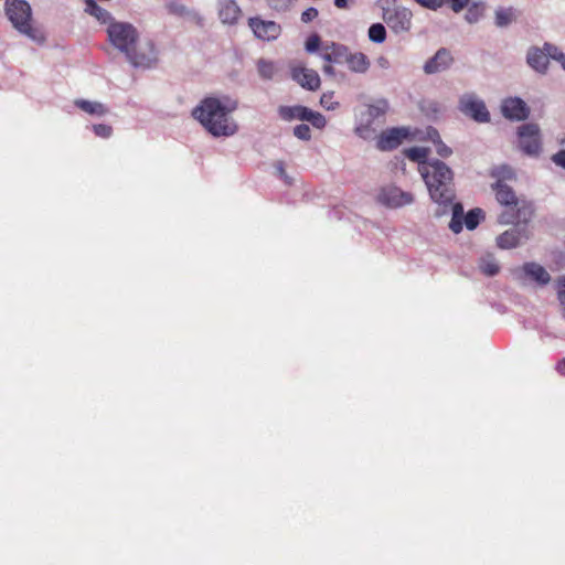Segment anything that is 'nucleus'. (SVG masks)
Returning a JSON list of instances; mask_svg holds the SVG:
<instances>
[{"mask_svg":"<svg viewBox=\"0 0 565 565\" xmlns=\"http://www.w3.org/2000/svg\"><path fill=\"white\" fill-rule=\"evenodd\" d=\"M93 131L97 137L103 139H108L113 134L111 127L105 124L93 125Z\"/></svg>","mask_w":565,"mask_h":565,"instance_id":"37998d69","label":"nucleus"},{"mask_svg":"<svg viewBox=\"0 0 565 565\" xmlns=\"http://www.w3.org/2000/svg\"><path fill=\"white\" fill-rule=\"evenodd\" d=\"M320 46V38L317 34H311L305 44L306 51L309 53H313L318 51Z\"/></svg>","mask_w":565,"mask_h":565,"instance_id":"c03bdc74","label":"nucleus"},{"mask_svg":"<svg viewBox=\"0 0 565 565\" xmlns=\"http://www.w3.org/2000/svg\"><path fill=\"white\" fill-rule=\"evenodd\" d=\"M375 7L393 33L402 34L412 29V11L398 4L396 0H377Z\"/></svg>","mask_w":565,"mask_h":565,"instance_id":"20e7f679","label":"nucleus"},{"mask_svg":"<svg viewBox=\"0 0 565 565\" xmlns=\"http://www.w3.org/2000/svg\"><path fill=\"white\" fill-rule=\"evenodd\" d=\"M515 136V147L523 156L539 159L543 154V135L537 124L527 122L519 126Z\"/></svg>","mask_w":565,"mask_h":565,"instance_id":"39448f33","label":"nucleus"},{"mask_svg":"<svg viewBox=\"0 0 565 565\" xmlns=\"http://www.w3.org/2000/svg\"><path fill=\"white\" fill-rule=\"evenodd\" d=\"M459 109L465 115L478 122L490 121V113L484 102L473 94H466L460 97Z\"/></svg>","mask_w":565,"mask_h":565,"instance_id":"9d476101","label":"nucleus"},{"mask_svg":"<svg viewBox=\"0 0 565 565\" xmlns=\"http://www.w3.org/2000/svg\"><path fill=\"white\" fill-rule=\"evenodd\" d=\"M323 72H324L327 75H329V76H333V75H334V70H333V67H332V66H330V65H326V66L323 67Z\"/></svg>","mask_w":565,"mask_h":565,"instance_id":"5fc2aeb1","label":"nucleus"},{"mask_svg":"<svg viewBox=\"0 0 565 565\" xmlns=\"http://www.w3.org/2000/svg\"><path fill=\"white\" fill-rule=\"evenodd\" d=\"M294 135L300 140L308 141L311 139V131L308 125L300 124L294 128Z\"/></svg>","mask_w":565,"mask_h":565,"instance_id":"a19ab883","label":"nucleus"},{"mask_svg":"<svg viewBox=\"0 0 565 565\" xmlns=\"http://www.w3.org/2000/svg\"><path fill=\"white\" fill-rule=\"evenodd\" d=\"M503 211L498 216V222L503 225L516 224L521 221L522 206L518 203L502 206Z\"/></svg>","mask_w":565,"mask_h":565,"instance_id":"393cba45","label":"nucleus"},{"mask_svg":"<svg viewBox=\"0 0 565 565\" xmlns=\"http://www.w3.org/2000/svg\"><path fill=\"white\" fill-rule=\"evenodd\" d=\"M257 68H258L259 75L265 79H271L277 72V67H276L275 63L271 61H267V60H260L257 63Z\"/></svg>","mask_w":565,"mask_h":565,"instance_id":"c9c22d12","label":"nucleus"},{"mask_svg":"<svg viewBox=\"0 0 565 565\" xmlns=\"http://www.w3.org/2000/svg\"><path fill=\"white\" fill-rule=\"evenodd\" d=\"M418 172L426 184L431 201L443 210V213L446 212L448 204H451L455 200L451 169L439 160H431L429 164L419 166Z\"/></svg>","mask_w":565,"mask_h":565,"instance_id":"f03ea898","label":"nucleus"},{"mask_svg":"<svg viewBox=\"0 0 565 565\" xmlns=\"http://www.w3.org/2000/svg\"><path fill=\"white\" fill-rule=\"evenodd\" d=\"M345 51V46L331 43L322 47L321 57L328 63H341L344 58Z\"/></svg>","mask_w":565,"mask_h":565,"instance_id":"cd10ccee","label":"nucleus"},{"mask_svg":"<svg viewBox=\"0 0 565 565\" xmlns=\"http://www.w3.org/2000/svg\"><path fill=\"white\" fill-rule=\"evenodd\" d=\"M369 39L374 43H383L386 39V30L383 24L374 23L369 28Z\"/></svg>","mask_w":565,"mask_h":565,"instance_id":"4c0bfd02","label":"nucleus"},{"mask_svg":"<svg viewBox=\"0 0 565 565\" xmlns=\"http://www.w3.org/2000/svg\"><path fill=\"white\" fill-rule=\"evenodd\" d=\"M166 9H167L168 13L179 17V18H182V19H186V20H191V21H196L200 19V15L195 10L190 9L180 0H169L166 3Z\"/></svg>","mask_w":565,"mask_h":565,"instance_id":"aec40b11","label":"nucleus"},{"mask_svg":"<svg viewBox=\"0 0 565 565\" xmlns=\"http://www.w3.org/2000/svg\"><path fill=\"white\" fill-rule=\"evenodd\" d=\"M445 4H449L451 10L458 13L469 4V0H445Z\"/></svg>","mask_w":565,"mask_h":565,"instance_id":"49530a36","label":"nucleus"},{"mask_svg":"<svg viewBox=\"0 0 565 565\" xmlns=\"http://www.w3.org/2000/svg\"><path fill=\"white\" fill-rule=\"evenodd\" d=\"M492 177L495 178L500 183H503L504 180H512L515 178L514 170L509 166H499L492 170Z\"/></svg>","mask_w":565,"mask_h":565,"instance_id":"e433bc0d","label":"nucleus"},{"mask_svg":"<svg viewBox=\"0 0 565 565\" xmlns=\"http://www.w3.org/2000/svg\"><path fill=\"white\" fill-rule=\"evenodd\" d=\"M4 13L11 25L20 34L36 44H43L46 36L42 30L33 25L32 8L25 0H7L4 3Z\"/></svg>","mask_w":565,"mask_h":565,"instance_id":"7ed1b4c3","label":"nucleus"},{"mask_svg":"<svg viewBox=\"0 0 565 565\" xmlns=\"http://www.w3.org/2000/svg\"><path fill=\"white\" fill-rule=\"evenodd\" d=\"M418 4L429 10H438L445 6V0H415Z\"/></svg>","mask_w":565,"mask_h":565,"instance_id":"a18cd8bd","label":"nucleus"},{"mask_svg":"<svg viewBox=\"0 0 565 565\" xmlns=\"http://www.w3.org/2000/svg\"><path fill=\"white\" fill-rule=\"evenodd\" d=\"M308 107L295 105V106H280L278 114L281 119L286 121L300 120L305 121L308 113Z\"/></svg>","mask_w":565,"mask_h":565,"instance_id":"b1692460","label":"nucleus"},{"mask_svg":"<svg viewBox=\"0 0 565 565\" xmlns=\"http://www.w3.org/2000/svg\"><path fill=\"white\" fill-rule=\"evenodd\" d=\"M480 270L487 276H494L499 273V264L492 255L482 257L479 262Z\"/></svg>","mask_w":565,"mask_h":565,"instance_id":"72a5a7b5","label":"nucleus"},{"mask_svg":"<svg viewBox=\"0 0 565 565\" xmlns=\"http://www.w3.org/2000/svg\"><path fill=\"white\" fill-rule=\"evenodd\" d=\"M297 0H266L267 4L276 11L289 9Z\"/></svg>","mask_w":565,"mask_h":565,"instance_id":"79ce46f5","label":"nucleus"},{"mask_svg":"<svg viewBox=\"0 0 565 565\" xmlns=\"http://www.w3.org/2000/svg\"><path fill=\"white\" fill-rule=\"evenodd\" d=\"M495 199L501 206L518 203L519 200L510 186L504 183L497 182L493 185Z\"/></svg>","mask_w":565,"mask_h":565,"instance_id":"bb28decb","label":"nucleus"},{"mask_svg":"<svg viewBox=\"0 0 565 565\" xmlns=\"http://www.w3.org/2000/svg\"><path fill=\"white\" fill-rule=\"evenodd\" d=\"M551 159L555 166L565 169V150L557 151Z\"/></svg>","mask_w":565,"mask_h":565,"instance_id":"8fccbe9b","label":"nucleus"},{"mask_svg":"<svg viewBox=\"0 0 565 565\" xmlns=\"http://www.w3.org/2000/svg\"><path fill=\"white\" fill-rule=\"evenodd\" d=\"M553 54V60L556 61L565 72V54L558 47H548Z\"/></svg>","mask_w":565,"mask_h":565,"instance_id":"de8ad7c7","label":"nucleus"},{"mask_svg":"<svg viewBox=\"0 0 565 565\" xmlns=\"http://www.w3.org/2000/svg\"><path fill=\"white\" fill-rule=\"evenodd\" d=\"M422 131H423V135L418 136V137H422L420 141H423V140L431 141L436 146V152L438 156H440L443 158H448L452 153L451 149L441 141L440 136L435 128L427 127Z\"/></svg>","mask_w":565,"mask_h":565,"instance_id":"412c9836","label":"nucleus"},{"mask_svg":"<svg viewBox=\"0 0 565 565\" xmlns=\"http://www.w3.org/2000/svg\"><path fill=\"white\" fill-rule=\"evenodd\" d=\"M374 120L372 117L366 116L364 111H361L356 117L355 134L364 140L373 139L376 134V129L373 126Z\"/></svg>","mask_w":565,"mask_h":565,"instance_id":"6ab92c4d","label":"nucleus"},{"mask_svg":"<svg viewBox=\"0 0 565 565\" xmlns=\"http://www.w3.org/2000/svg\"><path fill=\"white\" fill-rule=\"evenodd\" d=\"M136 68L149 70L159 62V51L151 39L139 38L137 43L125 55Z\"/></svg>","mask_w":565,"mask_h":565,"instance_id":"423d86ee","label":"nucleus"},{"mask_svg":"<svg viewBox=\"0 0 565 565\" xmlns=\"http://www.w3.org/2000/svg\"><path fill=\"white\" fill-rule=\"evenodd\" d=\"M318 17V10L316 8H308L301 13V21L309 23Z\"/></svg>","mask_w":565,"mask_h":565,"instance_id":"09e8293b","label":"nucleus"},{"mask_svg":"<svg viewBox=\"0 0 565 565\" xmlns=\"http://www.w3.org/2000/svg\"><path fill=\"white\" fill-rule=\"evenodd\" d=\"M107 35L110 44L125 55L140 38L137 29L128 22H111L107 26Z\"/></svg>","mask_w":565,"mask_h":565,"instance_id":"0eeeda50","label":"nucleus"},{"mask_svg":"<svg viewBox=\"0 0 565 565\" xmlns=\"http://www.w3.org/2000/svg\"><path fill=\"white\" fill-rule=\"evenodd\" d=\"M519 12L513 7H499L494 11V23L499 28H505L515 22Z\"/></svg>","mask_w":565,"mask_h":565,"instance_id":"5701e85b","label":"nucleus"},{"mask_svg":"<svg viewBox=\"0 0 565 565\" xmlns=\"http://www.w3.org/2000/svg\"><path fill=\"white\" fill-rule=\"evenodd\" d=\"M451 64V54L447 50L441 49L424 64L423 68L426 74H436L448 70Z\"/></svg>","mask_w":565,"mask_h":565,"instance_id":"f3484780","label":"nucleus"},{"mask_svg":"<svg viewBox=\"0 0 565 565\" xmlns=\"http://www.w3.org/2000/svg\"><path fill=\"white\" fill-rule=\"evenodd\" d=\"M75 105L86 114L96 117H103L108 113L107 107L99 102L76 99Z\"/></svg>","mask_w":565,"mask_h":565,"instance_id":"c85d7f7f","label":"nucleus"},{"mask_svg":"<svg viewBox=\"0 0 565 565\" xmlns=\"http://www.w3.org/2000/svg\"><path fill=\"white\" fill-rule=\"evenodd\" d=\"M502 116L511 121H523L530 116V107L525 100L518 96L504 97L500 103Z\"/></svg>","mask_w":565,"mask_h":565,"instance_id":"9b49d317","label":"nucleus"},{"mask_svg":"<svg viewBox=\"0 0 565 565\" xmlns=\"http://www.w3.org/2000/svg\"><path fill=\"white\" fill-rule=\"evenodd\" d=\"M334 4L339 9H345L349 6V0H334Z\"/></svg>","mask_w":565,"mask_h":565,"instance_id":"864d4df0","label":"nucleus"},{"mask_svg":"<svg viewBox=\"0 0 565 565\" xmlns=\"http://www.w3.org/2000/svg\"><path fill=\"white\" fill-rule=\"evenodd\" d=\"M377 201L387 207L398 209L412 204L414 196L412 193L403 191L395 185H387L379 192Z\"/></svg>","mask_w":565,"mask_h":565,"instance_id":"f8f14e48","label":"nucleus"},{"mask_svg":"<svg viewBox=\"0 0 565 565\" xmlns=\"http://www.w3.org/2000/svg\"><path fill=\"white\" fill-rule=\"evenodd\" d=\"M390 108L388 102L386 99L375 100L373 104L366 106L363 110L366 116L372 117L373 119H377L384 116Z\"/></svg>","mask_w":565,"mask_h":565,"instance_id":"473e14b6","label":"nucleus"},{"mask_svg":"<svg viewBox=\"0 0 565 565\" xmlns=\"http://www.w3.org/2000/svg\"><path fill=\"white\" fill-rule=\"evenodd\" d=\"M379 63L380 65L384 66L385 64H387V61L385 58H380Z\"/></svg>","mask_w":565,"mask_h":565,"instance_id":"13d9d810","label":"nucleus"},{"mask_svg":"<svg viewBox=\"0 0 565 565\" xmlns=\"http://www.w3.org/2000/svg\"><path fill=\"white\" fill-rule=\"evenodd\" d=\"M248 25L254 35L262 41H274L281 33V26L275 21L264 20L260 18H250Z\"/></svg>","mask_w":565,"mask_h":565,"instance_id":"ddd939ff","label":"nucleus"},{"mask_svg":"<svg viewBox=\"0 0 565 565\" xmlns=\"http://www.w3.org/2000/svg\"><path fill=\"white\" fill-rule=\"evenodd\" d=\"M320 104L327 110H334L339 106V103L334 100L333 92L323 93Z\"/></svg>","mask_w":565,"mask_h":565,"instance_id":"ea45409f","label":"nucleus"},{"mask_svg":"<svg viewBox=\"0 0 565 565\" xmlns=\"http://www.w3.org/2000/svg\"><path fill=\"white\" fill-rule=\"evenodd\" d=\"M428 154L429 150L425 147H412L405 150V156L412 161L417 162L418 167L431 163V160H427Z\"/></svg>","mask_w":565,"mask_h":565,"instance_id":"7c9ffc66","label":"nucleus"},{"mask_svg":"<svg viewBox=\"0 0 565 565\" xmlns=\"http://www.w3.org/2000/svg\"><path fill=\"white\" fill-rule=\"evenodd\" d=\"M466 8H467L466 20L469 23H475V22H478L481 19V17L483 15L486 4L482 1H472L471 2L469 0V4Z\"/></svg>","mask_w":565,"mask_h":565,"instance_id":"2f4dec72","label":"nucleus"},{"mask_svg":"<svg viewBox=\"0 0 565 565\" xmlns=\"http://www.w3.org/2000/svg\"><path fill=\"white\" fill-rule=\"evenodd\" d=\"M217 11L223 24H235L241 17V9L234 0H218Z\"/></svg>","mask_w":565,"mask_h":565,"instance_id":"a211bd4d","label":"nucleus"},{"mask_svg":"<svg viewBox=\"0 0 565 565\" xmlns=\"http://www.w3.org/2000/svg\"><path fill=\"white\" fill-rule=\"evenodd\" d=\"M483 218L484 213L481 209H472L465 214V227L469 231H473Z\"/></svg>","mask_w":565,"mask_h":565,"instance_id":"f704fd0d","label":"nucleus"},{"mask_svg":"<svg viewBox=\"0 0 565 565\" xmlns=\"http://www.w3.org/2000/svg\"><path fill=\"white\" fill-rule=\"evenodd\" d=\"M85 12L94 17L100 23L109 25L111 22H114L109 12L97 6L95 1L85 0Z\"/></svg>","mask_w":565,"mask_h":565,"instance_id":"c756f323","label":"nucleus"},{"mask_svg":"<svg viewBox=\"0 0 565 565\" xmlns=\"http://www.w3.org/2000/svg\"><path fill=\"white\" fill-rule=\"evenodd\" d=\"M343 61L348 64L349 70L354 73H365L370 67L369 58L361 52L348 53L347 50Z\"/></svg>","mask_w":565,"mask_h":565,"instance_id":"4be33fe9","label":"nucleus"},{"mask_svg":"<svg viewBox=\"0 0 565 565\" xmlns=\"http://www.w3.org/2000/svg\"><path fill=\"white\" fill-rule=\"evenodd\" d=\"M305 121H309L317 129H323L327 125L326 117L322 114L315 111L310 108L308 109Z\"/></svg>","mask_w":565,"mask_h":565,"instance_id":"58836bf2","label":"nucleus"},{"mask_svg":"<svg viewBox=\"0 0 565 565\" xmlns=\"http://www.w3.org/2000/svg\"><path fill=\"white\" fill-rule=\"evenodd\" d=\"M530 238V233L526 227H513L500 234L495 242L501 249L515 248Z\"/></svg>","mask_w":565,"mask_h":565,"instance_id":"2eb2a0df","label":"nucleus"},{"mask_svg":"<svg viewBox=\"0 0 565 565\" xmlns=\"http://www.w3.org/2000/svg\"><path fill=\"white\" fill-rule=\"evenodd\" d=\"M292 78L303 88L317 90L320 87V77L318 73L305 66L292 68Z\"/></svg>","mask_w":565,"mask_h":565,"instance_id":"dca6fc26","label":"nucleus"},{"mask_svg":"<svg viewBox=\"0 0 565 565\" xmlns=\"http://www.w3.org/2000/svg\"><path fill=\"white\" fill-rule=\"evenodd\" d=\"M515 277L524 285L546 286L551 281V275L541 264L527 262L515 269Z\"/></svg>","mask_w":565,"mask_h":565,"instance_id":"1a4fd4ad","label":"nucleus"},{"mask_svg":"<svg viewBox=\"0 0 565 565\" xmlns=\"http://www.w3.org/2000/svg\"><path fill=\"white\" fill-rule=\"evenodd\" d=\"M237 109L236 98L227 94H211L192 108L191 116L212 137L230 138L239 130L234 117Z\"/></svg>","mask_w":565,"mask_h":565,"instance_id":"f257e3e1","label":"nucleus"},{"mask_svg":"<svg viewBox=\"0 0 565 565\" xmlns=\"http://www.w3.org/2000/svg\"><path fill=\"white\" fill-rule=\"evenodd\" d=\"M450 207L451 210V220L449 222V228L452 233L459 234L465 226V214H463V207L460 203H455L454 201L451 204H448L447 209Z\"/></svg>","mask_w":565,"mask_h":565,"instance_id":"a878e982","label":"nucleus"},{"mask_svg":"<svg viewBox=\"0 0 565 565\" xmlns=\"http://www.w3.org/2000/svg\"><path fill=\"white\" fill-rule=\"evenodd\" d=\"M548 47H556L551 43H545L542 47H531L526 54L527 64L539 73H545L548 67V58L553 60V54Z\"/></svg>","mask_w":565,"mask_h":565,"instance_id":"4468645a","label":"nucleus"},{"mask_svg":"<svg viewBox=\"0 0 565 565\" xmlns=\"http://www.w3.org/2000/svg\"><path fill=\"white\" fill-rule=\"evenodd\" d=\"M275 169H276V172L278 173V175L281 178V179H287V175H286V171H285V168H284V164L281 162H278L276 166H275Z\"/></svg>","mask_w":565,"mask_h":565,"instance_id":"603ef678","label":"nucleus"},{"mask_svg":"<svg viewBox=\"0 0 565 565\" xmlns=\"http://www.w3.org/2000/svg\"><path fill=\"white\" fill-rule=\"evenodd\" d=\"M422 129L411 127L392 128L381 134L376 141L380 150L386 151L398 147L404 140L420 141Z\"/></svg>","mask_w":565,"mask_h":565,"instance_id":"6e6552de","label":"nucleus"},{"mask_svg":"<svg viewBox=\"0 0 565 565\" xmlns=\"http://www.w3.org/2000/svg\"><path fill=\"white\" fill-rule=\"evenodd\" d=\"M557 370L562 373V374H565V360L563 362H561L558 365H557Z\"/></svg>","mask_w":565,"mask_h":565,"instance_id":"6e6d98bb","label":"nucleus"},{"mask_svg":"<svg viewBox=\"0 0 565 565\" xmlns=\"http://www.w3.org/2000/svg\"><path fill=\"white\" fill-rule=\"evenodd\" d=\"M558 143L561 146H565V135L562 138L558 139Z\"/></svg>","mask_w":565,"mask_h":565,"instance_id":"4d7b16f0","label":"nucleus"},{"mask_svg":"<svg viewBox=\"0 0 565 565\" xmlns=\"http://www.w3.org/2000/svg\"><path fill=\"white\" fill-rule=\"evenodd\" d=\"M557 288H558V299L559 301L565 305V276L561 277L557 281Z\"/></svg>","mask_w":565,"mask_h":565,"instance_id":"3c124183","label":"nucleus"}]
</instances>
